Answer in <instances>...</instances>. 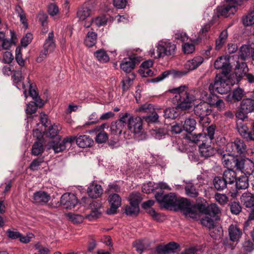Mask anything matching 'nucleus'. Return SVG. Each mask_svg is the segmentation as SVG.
Returning <instances> with one entry per match:
<instances>
[{"mask_svg":"<svg viewBox=\"0 0 254 254\" xmlns=\"http://www.w3.org/2000/svg\"><path fill=\"white\" fill-rule=\"evenodd\" d=\"M186 88V86L184 85L169 90L170 92L176 94L174 100L177 102L178 107L183 110L190 109L192 106V102L198 98L185 91Z\"/></svg>","mask_w":254,"mask_h":254,"instance_id":"obj_1","label":"nucleus"},{"mask_svg":"<svg viewBox=\"0 0 254 254\" xmlns=\"http://www.w3.org/2000/svg\"><path fill=\"white\" fill-rule=\"evenodd\" d=\"M156 52L154 49L150 50V55L154 59L163 58L165 56H174L176 53V45L168 41H161L156 46Z\"/></svg>","mask_w":254,"mask_h":254,"instance_id":"obj_2","label":"nucleus"},{"mask_svg":"<svg viewBox=\"0 0 254 254\" xmlns=\"http://www.w3.org/2000/svg\"><path fill=\"white\" fill-rule=\"evenodd\" d=\"M229 80L221 74H216L214 83H211L208 87L210 93L216 92L220 94L228 93L230 90Z\"/></svg>","mask_w":254,"mask_h":254,"instance_id":"obj_3","label":"nucleus"},{"mask_svg":"<svg viewBox=\"0 0 254 254\" xmlns=\"http://www.w3.org/2000/svg\"><path fill=\"white\" fill-rule=\"evenodd\" d=\"M27 79L28 80V82L29 84V95L32 98L34 101L30 102L29 104H27L25 112L27 114L32 115L36 113L37 107L41 108L43 107L44 102L35 90V84L30 83L29 78Z\"/></svg>","mask_w":254,"mask_h":254,"instance_id":"obj_4","label":"nucleus"},{"mask_svg":"<svg viewBox=\"0 0 254 254\" xmlns=\"http://www.w3.org/2000/svg\"><path fill=\"white\" fill-rule=\"evenodd\" d=\"M174 209L180 210L186 217L197 218L198 214L195 207L187 198L178 199Z\"/></svg>","mask_w":254,"mask_h":254,"instance_id":"obj_5","label":"nucleus"},{"mask_svg":"<svg viewBox=\"0 0 254 254\" xmlns=\"http://www.w3.org/2000/svg\"><path fill=\"white\" fill-rule=\"evenodd\" d=\"M226 151L232 156L245 155L247 152V146L243 140L237 138L227 145Z\"/></svg>","mask_w":254,"mask_h":254,"instance_id":"obj_6","label":"nucleus"},{"mask_svg":"<svg viewBox=\"0 0 254 254\" xmlns=\"http://www.w3.org/2000/svg\"><path fill=\"white\" fill-rule=\"evenodd\" d=\"M56 45L54 32L51 31L49 33L48 37L45 41L43 45V50L40 53L39 57L37 59V62L41 63L46 58L48 54L52 53L55 49Z\"/></svg>","mask_w":254,"mask_h":254,"instance_id":"obj_7","label":"nucleus"},{"mask_svg":"<svg viewBox=\"0 0 254 254\" xmlns=\"http://www.w3.org/2000/svg\"><path fill=\"white\" fill-rule=\"evenodd\" d=\"M243 0H226L227 4L218 6L217 11L219 14L225 17L234 14L237 11L236 6L240 5Z\"/></svg>","mask_w":254,"mask_h":254,"instance_id":"obj_8","label":"nucleus"},{"mask_svg":"<svg viewBox=\"0 0 254 254\" xmlns=\"http://www.w3.org/2000/svg\"><path fill=\"white\" fill-rule=\"evenodd\" d=\"M194 114L199 118V122L203 125V123L208 122L207 116L212 112L209 106L206 102H200L199 104L194 106L193 108Z\"/></svg>","mask_w":254,"mask_h":254,"instance_id":"obj_9","label":"nucleus"},{"mask_svg":"<svg viewBox=\"0 0 254 254\" xmlns=\"http://www.w3.org/2000/svg\"><path fill=\"white\" fill-rule=\"evenodd\" d=\"M75 136H70L64 138L62 141H51L49 143V146L55 153H59L64 151L68 146H70L75 141Z\"/></svg>","mask_w":254,"mask_h":254,"instance_id":"obj_10","label":"nucleus"},{"mask_svg":"<svg viewBox=\"0 0 254 254\" xmlns=\"http://www.w3.org/2000/svg\"><path fill=\"white\" fill-rule=\"evenodd\" d=\"M188 72L189 71L186 70H177L171 69L163 72L160 75L155 78L148 79V81L153 83L158 82L168 77L169 75H172L174 78H181L187 75Z\"/></svg>","mask_w":254,"mask_h":254,"instance_id":"obj_11","label":"nucleus"},{"mask_svg":"<svg viewBox=\"0 0 254 254\" xmlns=\"http://www.w3.org/2000/svg\"><path fill=\"white\" fill-rule=\"evenodd\" d=\"M138 111L147 114L146 120L148 123L158 122L159 116L152 104H144L139 108Z\"/></svg>","mask_w":254,"mask_h":254,"instance_id":"obj_12","label":"nucleus"},{"mask_svg":"<svg viewBox=\"0 0 254 254\" xmlns=\"http://www.w3.org/2000/svg\"><path fill=\"white\" fill-rule=\"evenodd\" d=\"M241 200L243 205L250 209L249 219H254V194L249 192H244L241 197Z\"/></svg>","mask_w":254,"mask_h":254,"instance_id":"obj_13","label":"nucleus"},{"mask_svg":"<svg viewBox=\"0 0 254 254\" xmlns=\"http://www.w3.org/2000/svg\"><path fill=\"white\" fill-rule=\"evenodd\" d=\"M141 58L139 57H129L124 58L121 62L120 68L126 73H130L135 68L136 64L140 62Z\"/></svg>","mask_w":254,"mask_h":254,"instance_id":"obj_14","label":"nucleus"},{"mask_svg":"<svg viewBox=\"0 0 254 254\" xmlns=\"http://www.w3.org/2000/svg\"><path fill=\"white\" fill-rule=\"evenodd\" d=\"M110 208L107 210L108 214H114L117 213V209L121 206L122 198L119 194L111 193L108 198Z\"/></svg>","mask_w":254,"mask_h":254,"instance_id":"obj_15","label":"nucleus"},{"mask_svg":"<svg viewBox=\"0 0 254 254\" xmlns=\"http://www.w3.org/2000/svg\"><path fill=\"white\" fill-rule=\"evenodd\" d=\"M61 204L66 209H72L78 203L76 196L72 193H65L62 195L60 199Z\"/></svg>","mask_w":254,"mask_h":254,"instance_id":"obj_16","label":"nucleus"},{"mask_svg":"<svg viewBox=\"0 0 254 254\" xmlns=\"http://www.w3.org/2000/svg\"><path fill=\"white\" fill-rule=\"evenodd\" d=\"M211 142H209L208 140L203 143H199V151L201 157L207 159L213 156L217 152V150L214 147L211 146Z\"/></svg>","mask_w":254,"mask_h":254,"instance_id":"obj_17","label":"nucleus"},{"mask_svg":"<svg viewBox=\"0 0 254 254\" xmlns=\"http://www.w3.org/2000/svg\"><path fill=\"white\" fill-rule=\"evenodd\" d=\"M214 66L215 68L222 69V74L223 75H227L230 72L231 66L229 61L222 57L218 58L214 62Z\"/></svg>","mask_w":254,"mask_h":254,"instance_id":"obj_18","label":"nucleus"},{"mask_svg":"<svg viewBox=\"0 0 254 254\" xmlns=\"http://www.w3.org/2000/svg\"><path fill=\"white\" fill-rule=\"evenodd\" d=\"M107 125V124H103L101 126H97L94 129L89 131V132L91 133L93 132L97 133L95 140L98 143H104L108 139V134L105 131L102 130Z\"/></svg>","mask_w":254,"mask_h":254,"instance_id":"obj_19","label":"nucleus"},{"mask_svg":"<svg viewBox=\"0 0 254 254\" xmlns=\"http://www.w3.org/2000/svg\"><path fill=\"white\" fill-rule=\"evenodd\" d=\"M14 85L19 89H23L24 90L23 94L25 98L27 97L26 85L24 84L23 81L24 77L21 70H16L14 72L12 76Z\"/></svg>","mask_w":254,"mask_h":254,"instance_id":"obj_20","label":"nucleus"},{"mask_svg":"<svg viewBox=\"0 0 254 254\" xmlns=\"http://www.w3.org/2000/svg\"><path fill=\"white\" fill-rule=\"evenodd\" d=\"M103 189L101 185L96 183H91L87 189L88 196L92 198L99 197L103 193Z\"/></svg>","mask_w":254,"mask_h":254,"instance_id":"obj_21","label":"nucleus"},{"mask_svg":"<svg viewBox=\"0 0 254 254\" xmlns=\"http://www.w3.org/2000/svg\"><path fill=\"white\" fill-rule=\"evenodd\" d=\"M128 128L134 133H139L142 129V123L139 117L132 118L129 121Z\"/></svg>","mask_w":254,"mask_h":254,"instance_id":"obj_22","label":"nucleus"},{"mask_svg":"<svg viewBox=\"0 0 254 254\" xmlns=\"http://www.w3.org/2000/svg\"><path fill=\"white\" fill-rule=\"evenodd\" d=\"M51 196L46 192L38 191L34 193L33 199L34 203L36 204H45L50 199Z\"/></svg>","mask_w":254,"mask_h":254,"instance_id":"obj_23","label":"nucleus"},{"mask_svg":"<svg viewBox=\"0 0 254 254\" xmlns=\"http://www.w3.org/2000/svg\"><path fill=\"white\" fill-rule=\"evenodd\" d=\"M228 232L230 239L233 242H238L242 235L241 230L237 225H231Z\"/></svg>","mask_w":254,"mask_h":254,"instance_id":"obj_24","label":"nucleus"},{"mask_svg":"<svg viewBox=\"0 0 254 254\" xmlns=\"http://www.w3.org/2000/svg\"><path fill=\"white\" fill-rule=\"evenodd\" d=\"M75 141L79 147L83 148L89 147L93 143V140L87 135H81L77 138L75 137Z\"/></svg>","mask_w":254,"mask_h":254,"instance_id":"obj_25","label":"nucleus"},{"mask_svg":"<svg viewBox=\"0 0 254 254\" xmlns=\"http://www.w3.org/2000/svg\"><path fill=\"white\" fill-rule=\"evenodd\" d=\"M204 59L201 56H196L192 59L187 61L185 64V68L189 70H193L196 69L203 62Z\"/></svg>","mask_w":254,"mask_h":254,"instance_id":"obj_26","label":"nucleus"},{"mask_svg":"<svg viewBox=\"0 0 254 254\" xmlns=\"http://www.w3.org/2000/svg\"><path fill=\"white\" fill-rule=\"evenodd\" d=\"M164 198L163 203L164 207L167 209H174L178 199L176 195L173 193H170L165 194Z\"/></svg>","mask_w":254,"mask_h":254,"instance_id":"obj_27","label":"nucleus"},{"mask_svg":"<svg viewBox=\"0 0 254 254\" xmlns=\"http://www.w3.org/2000/svg\"><path fill=\"white\" fill-rule=\"evenodd\" d=\"M240 108L245 113L249 114L252 112L254 110V100L250 98L243 99Z\"/></svg>","mask_w":254,"mask_h":254,"instance_id":"obj_28","label":"nucleus"},{"mask_svg":"<svg viewBox=\"0 0 254 254\" xmlns=\"http://www.w3.org/2000/svg\"><path fill=\"white\" fill-rule=\"evenodd\" d=\"M204 213L209 216L217 219V215L221 212V209L215 203H212L205 208Z\"/></svg>","mask_w":254,"mask_h":254,"instance_id":"obj_29","label":"nucleus"},{"mask_svg":"<svg viewBox=\"0 0 254 254\" xmlns=\"http://www.w3.org/2000/svg\"><path fill=\"white\" fill-rule=\"evenodd\" d=\"M228 36V33L227 29H225L221 32L218 38L215 41V49L216 50L218 51L223 47L226 42Z\"/></svg>","mask_w":254,"mask_h":254,"instance_id":"obj_30","label":"nucleus"},{"mask_svg":"<svg viewBox=\"0 0 254 254\" xmlns=\"http://www.w3.org/2000/svg\"><path fill=\"white\" fill-rule=\"evenodd\" d=\"M124 128L125 127L120 123V122L113 121L110 126L111 133L116 137H119L122 134Z\"/></svg>","mask_w":254,"mask_h":254,"instance_id":"obj_31","label":"nucleus"},{"mask_svg":"<svg viewBox=\"0 0 254 254\" xmlns=\"http://www.w3.org/2000/svg\"><path fill=\"white\" fill-rule=\"evenodd\" d=\"M179 247V245L177 243L171 242L166 245L158 247L157 248V251L160 253L166 254L170 252H174Z\"/></svg>","mask_w":254,"mask_h":254,"instance_id":"obj_32","label":"nucleus"},{"mask_svg":"<svg viewBox=\"0 0 254 254\" xmlns=\"http://www.w3.org/2000/svg\"><path fill=\"white\" fill-rule=\"evenodd\" d=\"M223 178L227 184H232L236 181V173L233 169H228L224 172Z\"/></svg>","mask_w":254,"mask_h":254,"instance_id":"obj_33","label":"nucleus"},{"mask_svg":"<svg viewBox=\"0 0 254 254\" xmlns=\"http://www.w3.org/2000/svg\"><path fill=\"white\" fill-rule=\"evenodd\" d=\"M236 188L238 190L247 189L249 186V179L247 175H243L236 179Z\"/></svg>","mask_w":254,"mask_h":254,"instance_id":"obj_34","label":"nucleus"},{"mask_svg":"<svg viewBox=\"0 0 254 254\" xmlns=\"http://www.w3.org/2000/svg\"><path fill=\"white\" fill-rule=\"evenodd\" d=\"M252 52V47L250 45H243L240 49L239 58L243 61H245Z\"/></svg>","mask_w":254,"mask_h":254,"instance_id":"obj_35","label":"nucleus"},{"mask_svg":"<svg viewBox=\"0 0 254 254\" xmlns=\"http://www.w3.org/2000/svg\"><path fill=\"white\" fill-rule=\"evenodd\" d=\"M213 184L216 190H222L226 188L227 183L225 182L223 177H215L213 180Z\"/></svg>","mask_w":254,"mask_h":254,"instance_id":"obj_36","label":"nucleus"},{"mask_svg":"<svg viewBox=\"0 0 254 254\" xmlns=\"http://www.w3.org/2000/svg\"><path fill=\"white\" fill-rule=\"evenodd\" d=\"M135 77V74L132 73L129 76H127L122 81V89L123 92L128 91L132 85V82Z\"/></svg>","mask_w":254,"mask_h":254,"instance_id":"obj_37","label":"nucleus"},{"mask_svg":"<svg viewBox=\"0 0 254 254\" xmlns=\"http://www.w3.org/2000/svg\"><path fill=\"white\" fill-rule=\"evenodd\" d=\"M205 246H198L191 247L185 250V251L180 254H201L205 252Z\"/></svg>","mask_w":254,"mask_h":254,"instance_id":"obj_38","label":"nucleus"},{"mask_svg":"<svg viewBox=\"0 0 254 254\" xmlns=\"http://www.w3.org/2000/svg\"><path fill=\"white\" fill-rule=\"evenodd\" d=\"M254 171V164L253 162L248 158H245L242 172L245 175H251Z\"/></svg>","mask_w":254,"mask_h":254,"instance_id":"obj_39","label":"nucleus"},{"mask_svg":"<svg viewBox=\"0 0 254 254\" xmlns=\"http://www.w3.org/2000/svg\"><path fill=\"white\" fill-rule=\"evenodd\" d=\"M196 121L193 119H187L183 125V128L184 130L188 133L192 132L195 128Z\"/></svg>","mask_w":254,"mask_h":254,"instance_id":"obj_40","label":"nucleus"},{"mask_svg":"<svg viewBox=\"0 0 254 254\" xmlns=\"http://www.w3.org/2000/svg\"><path fill=\"white\" fill-rule=\"evenodd\" d=\"M97 35L95 32L93 31L88 32L84 41L86 46L88 47H92L95 45L97 41Z\"/></svg>","mask_w":254,"mask_h":254,"instance_id":"obj_41","label":"nucleus"},{"mask_svg":"<svg viewBox=\"0 0 254 254\" xmlns=\"http://www.w3.org/2000/svg\"><path fill=\"white\" fill-rule=\"evenodd\" d=\"M209 235L213 239H220L223 235L222 228L220 226H214L209 229Z\"/></svg>","mask_w":254,"mask_h":254,"instance_id":"obj_42","label":"nucleus"},{"mask_svg":"<svg viewBox=\"0 0 254 254\" xmlns=\"http://www.w3.org/2000/svg\"><path fill=\"white\" fill-rule=\"evenodd\" d=\"M37 140L34 142L32 147L31 154L33 156H38L42 154L44 150L43 143L38 138Z\"/></svg>","mask_w":254,"mask_h":254,"instance_id":"obj_43","label":"nucleus"},{"mask_svg":"<svg viewBox=\"0 0 254 254\" xmlns=\"http://www.w3.org/2000/svg\"><path fill=\"white\" fill-rule=\"evenodd\" d=\"M94 55L97 58V60L100 62L107 63L109 61V56L107 54L106 52L103 49H100L96 51Z\"/></svg>","mask_w":254,"mask_h":254,"instance_id":"obj_44","label":"nucleus"},{"mask_svg":"<svg viewBox=\"0 0 254 254\" xmlns=\"http://www.w3.org/2000/svg\"><path fill=\"white\" fill-rule=\"evenodd\" d=\"M91 10L87 7H80L77 12V16L80 20H85L90 15Z\"/></svg>","mask_w":254,"mask_h":254,"instance_id":"obj_45","label":"nucleus"},{"mask_svg":"<svg viewBox=\"0 0 254 254\" xmlns=\"http://www.w3.org/2000/svg\"><path fill=\"white\" fill-rule=\"evenodd\" d=\"M139 211V206L129 203L126 207L125 212L127 215L129 216L137 215Z\"/></svg>","mask_w":254,"mask_h":254,"instance_id":"obj_46","label":"nucleus"},{"mask_svg":"<svg viewBox=\"0 0 254 254\" xmlns=\"http://www.w3.org/2000/svg\"><path fill=\"white\" fill-rule=\"evenodd\" d=\"M216 130V126L213 125L206 128V132L202 134L206 136V139L208 140L209 142H212L214 139V135Z\"/></svg>","mask_w":254,"mask_h":254,"instance_id":"obj_47","label":"nucleus"},{"mask_svg":"<svg viewBox=\"0 0 254 254\" xmlns=\"http://www.w3.org/2000/svg\"><path fill=\"white\" fill-rule=\"evenodd\" d=\"M185 191L187 195L190 197H196L198 195V192L193 185L188 184L185 187Z\"/></svg>","mask_w":254,"mask_h":254,"instance_id":"obj_48","label":"nucleus"},{"mask_svg":"<svg viewBox=\"0 0 254 254\" xmlns=\"http://www.w3.org/2000/svg\"><path fill=\"white\" fill-rule=\"evenodd\" d=\"M95 203H96V206L97 207L94 209H93L91 213L87 216V217L91 220L92 219L97 218L101 214V212L99 211V209L101 207V204L100 203L97 202H93V205L94 206Z\"/></svg>","mask_w":254,"mask_h":254,"instance_id":"obj_49","label":"nucleus"},{"mask_svg":"<svg viewBox=\"0 0 254 254\" xmlns=\"http://www.w3.org/2000/svg\"><path fill=\"white\" fill-rule=\"evenodd\" d=\"M142 200L141 194L139 192H132L128 197L129 203L139 206V204Z\"/></svg>","mask_w":254,"mask_h":254,"instance_id":"obj_50","label":"nucleus"},{"mask_svg":"<svg viewBox=\"0 0 254 254\" xmlns=\"http://www.w3.org/2000/svg\"><path fill=\"white\" fill-rule=\"evenodd\" d=\"M237 129L240 134L246 139L249 132V129L247 126L242 122L237 123Z\"/></svg>","mask_w":254,"mask_h":254,"instance_id":"obj_51","label":"nucleus"},{"mask_svg":"<svg viewBox=\"0 0 254 254\" xmlns=\"http://www.w3.org/2000/svg\"><path fill=\"white\" fill-rule=\"evenodd\" d=\"M214 220L215 218L211 217L206 215V216L201 219V223L203 226L210 229L214 226Z\"/></svg>","mask_w":254,"mask_h":254,"instance_id":"obj_52","label":"nucleus"},{"mask_svg":"<svg viewBox=\"0 0 254 254\" xmlns=\"http://www.w3.org/2000/svg\"><path fill=\"white\" fill-rule=\"evenodd\" d=\"M61 128L62 127L60 125L54 124L49 127L47 135L51 138H54L58 135Z\"/></svg>","mask_w":254,"mask_h":254,"instance_id":"obj_53","label":"nucleus"},{"mask_svg":"<svg viewBox=\"0 0 254 254\" xmlns=\"http://www.w3.org/2000/svg\"><path fill=\"white\" fill-rule=\"evenodd\" d=\"M164 116L165 118L175 119L178 116V113L176 112L174 108H168L164 111Z\"/></svg>","mask_w":254,"mask_h":254,"instance_id":"obj_54","label":"nucleus"},{"mask_svg":"<svg viewBox=\"0 0 254 254\" xmlns=\"http://www.w3.org/2000/svg\"><path fill=\"white\" fill-rule=\"evenodd\" d=\"M245 161V158L233 157L234 168H236L237 170L242 172Z\"/></svg>","mask_w":254,"mask_h":254,"instance_id":"obj_55","label":"nucleus"},{"mask_svg":"<svg viewBox=\"0 0 254 254\" xmlns=\"http://www.w3.org/2000/svg\"><path fill=\"white\" fill-rule=\"evenodd\" d=\"M47 11L49 14L53 17L59 14V8L55 3H51L48 5Z\"/></svg>","mask_w":254,"mask_h":254,"instance_id":"obj_56","label":"nucleus"},{"mask_svg":"<svg viewBox=\"0 0 254 254\" xmlns=\"http://www.w3.org/2000/svg\"><path fill=\"white\" fill-rule=\"evenodd\" d=\"M214 197L216 201L222 205H224L228 201V197L225 194L216 193Z\"/></svg>","mask_w":254,"mask_h":254,"instance_id":"obj_57","label":"nucleus"},{"mask_svg":"<svg viewBox=\"0 0 254 254\" xmlns=\"http://www.w3.org/2000/svg\"><path fill=\"white\" fill-rule=\"evenodd\" d=\"M244 95V90L240 88H237L233 90L232 98L235 101H239L242 99Z\"/></svg>","mask_w":254,"mask_h":254,"instance_id":"obj_58","label":"nucleus"},{"mask_svg":"<svg viewBox=\"0 0 254 254\" xmlns=\"http://www.w3.org/2000/svg\"><path fill=\"white\" fill-rule=\"evenodd\" d=\"M230 210L232 214L238 215L242 210V207L239 202H232L230 204Z\"/></svg>","mask_w":254,"mask_h":254,"instance_id":"obj_59","label":"nucleus"},{"mask_svg":"<svg viewBox=\"0 0 254 254\" xmlns=\"http://www.w3.org/2000/svg\"><path fill=\"white\" fill-rule=\"evenodd\" d=\"M243 251L246 253H251L254 250V244L250 240H246L243 244Z\"/></svg>","mask_w":254,"mask_h":254,"instance_id":"obj_60","label":"nucleus"},{"mask_svg":"<svg viewBox=\"0 0 254 254\" xmlns=\"http://www.w3.org/2000/svg\"><path fill=\"white\" fill-rule=\"evenodd\" d=\"M44 162L43 158H38L32 161L31 163L29 168L32 171L38 170L39 167Z\"/></svg>","mask_w":254,"mask_h":254,"instance_id":"obj_61","label":"nucleus"},{"mask_svg":"<svg viewBox=\"0 0 254 254\" xmlns=\"http://www.w3.org/2000/svg\"><path fill=\"white\" fill-rule=\"evenodd\" d=\"M38 18L41 26L44 28L45 27H46L48 24V18L47 14L43 11H40L38 15Z\"/></svg>","mask_w":254,"mask_h":254,"instance_id":"obj_62","label":"nucleus"},{"mask_svg":"<svg viewBox=\"0 0 254 254\" xmlns=\"http://www.w3.org/2000/svg\"><path fill=\"white\" fill-rule=\"evenodd\" d=\"M243 24L245 26L254 25V12H251L243 19Z\"/></svg>","mask_w":254,"mask_h":254,"instance_id":"obj_63","label":"nucleus"},{"mask_svg":"<svg viewBox=\"0 0 254 254\" xmlns=\"http://www.w3.org/2000/svg\"><path fill=\"white\" fill-rule=\"evenodd\" d=\"M190 139L192 142L196 144L199 143H203V141L205 142L207 140L206 139V136L204 135H203L202 133L194 134L192 135Z\"/></svg>","mask_w":254,"mask_h":254,"instance_id":"obj_64","label":"nucleus"}]
</instances>
